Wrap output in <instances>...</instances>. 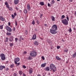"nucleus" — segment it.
I'll list each match as a JSON object with an SVG mask.
<instances>
[{
  "instance_id": "nucleus-64",
  "label": "nucleus",
  "mask_w": 76,
  "mask_h": 76,
  "mask_svg": "<svg viewBox=\"0 0 76 76\" xmlns=\"http://www.w3.org/2000/svg\"><path fill=\"white\" fill-rule=\"evenodd\" d=\"M66 63H68V62L67 61Z\"/></svg>"
},
{
  "instance_id": "nucleus-39",
  "label": "nucleus",
  "mask_w": 76,
  "mask_h": 76,
  "mask_svg": "<svg viewBox=\"0 0 76 76\" xmlns=\"http://www.w3.org/2000/svg\"><path fill=\"white\" fill-rule=\"evenodd\" d=\"M9 10H12V8L11 7H9Z\"/></svg>"
},
{
  "instance_id": "nucleus-27",
  "label": "nucleus",
  "mask_w": 76,
  "mask_h": 76,
  "mask_svg": "<svg viewBox=\"0 0 76 76\" xmlns=\"http://www.w3.org/2000/svg\"><path fill=\"white\" fill-rule=\"evenodd\" d=\"M15 64H16V66H19V65H20V63H17V62H15Z\"/></svg>"
},
{
  "instance_id": "nucleus-20",
  "label": "nucleus",
  "mask_w": 76,
  "mask_h": 76,
  "mask_svg": "<svg viewBox=\"0 0 76 76\" xmlns=\"http://www.w3.org/2000/svg\"><path fill=\"white\" fill-rule=\"evenodd\" d=\"M28 60H32V56H29L28 58Z\"/></svg>"
},
{
  "instance_id": "nucleus-26",
  "label": "nucleus",
  "mask_w": 76,
  "mask_h": 76,
  "mask_svg": "<svg viewBox=\"0 0 76 76\" xmlns=\"http://www.w3.org/2000/svg\"><path fill=\"white\" fill-rule=\"evenodd\" d=\"M22 40H23V38H22V36H20L19 39V41H21V40H22Z\"/></svg>"
},
{
  "instance_id": "nucleus-8",
  "label": "nucleus",
  "mask_w": 76,
  "mask_h": 76,
  "mask_svg": "<svg viewBox=\"0 0 76 76\" xmlns=\"http://www.w3.org/2000/svg\"><path fill=\"white\" fill-rule=\"evenodd\" d=\"M13 41V36H11L9 39V41L10 42H12Z\"/></svg>"
},
{
  "instance_id": "nucleus-38",
  "label": "nucleus",
  "mask_w": 76,
  "mask_h": 76,
  "mask_svg": "<svg viewBox=\"0 0 76 76\" xmlns=\"http://www.w3.org/2000/svg\"><path fill=\"white\" fill-rule=\"evenodd\" d=\"M36 23H38V24H39V22L38 20H37L36 21Z\"/></svg>"
},
{
  "instance_id": "nucleus-55",
  "label": "nucleus",
  "mask_w": 76,
  "mask_h": 76,
  "mask_svg": "<svg viewBox=\"0 0 76 76\" xmlns=\"http://www.w3.org/2000/svg\"><path fill=\"white\" fill-rule=\"evenodd\" d=\"M8 25L9 26H10V22L8 23Z\"/></svg>"
},
{
  "instance_id": "nucleus-60",
  "label": "nucleus",
  "mask_w": 76,
  "mask_h": 76,
  "mask_svg": "<svg viewBox=\"0 0 76 76\" xmlns=\"http://www.w3.org/2000/svg\"><path fill=\"white\" fill-rule=\"evenodd\" d=\"M69 1L71 2H72V1H73L72 0H69Z\"/></svg>"
},
{
  "instance_id": "nucleus-51",
  "label": "nucleus",
  "mask_w": 76,
  "mask_h": 76,
  "mask_svg": "<svg viewBox=\"0 0 76 76\" xmlns=\"http://www.w3.org/2000/svg\"><path fill=\"white\" fill-rule=\"evenodd\" d=\"M6 7H7V8H9V4L7 5Z\"/></svg>"
},
{
  "instance_id": "nucleus-45",
  "label": "nucleus",
  "mask_w": 76,
  "mask_h": 76,
  "mask_svg": "<svg viewBox=\"0 0 76 76\" xmlns=\"http://www.w3.org/2000/svg\"><path fill=\"white\" fill-rule=\"evenodd\" d=\"M6 70V71H8V70H9V69L8 68H7Z\"/></svg>"
},
{
  "instance_id": "nucleus-21",
  "label": "nucleus",
  "mask_w": 76,
  "mask_h": 76,
  "mask_svg": "<svg viewBox=\"0 0 76 76\" xmlns=\"http://www.w3.org/2000/svg\"><path fill=\"white\" fill-rule=\"evenodd\" d=\"M72 56L74 58H75V57H76V52L72 55Z\"/></svg>"
},
{
  "instance_id": "nucleus-29",
  "label": "nucleus",
  "mask_w": 76,
  "mask_h": 76,
  "mask_svg": "<svg viewBox=\"0 0 76 76\" xmlns=\"http://www.w3.org/2000/svg\"><path fill=\"white\" fill-rule=\"evenodd\" d=\"M65 18V16L64 15H62L61 18V19H63Z\"/></svg>"
},
{
  "instance_id": "nucleus-52",
  "label": "nucleus",
  "mask_w": 76,
  "mask_h": 76,
  "mask_svg": "<svg viewBox=\"0 0 76 76\" xmlns=\"http://www.w3.org/2000/svg\"><path fill=\"white\" fill-rule=\"evenodd\" d=\"M15 27H13V31H15Z\"/></svg>"
},
{
  "instance_id": "nucleus-42",
  "label": "nucleus",
  "mask_w": 76,
  "mask_h": 76,
  "mask_svg": "<svg viewBox=\"0 0 76 76\" xmlns=\"http://www.w3.org/2000/svg\"><path fill=\"white\" fill-rule=\"evenodd\" d=\"M22 67H23V68H24V69H26V66L25 65L23 66Z\"/></svg>"
},
{
  "instance_id": "nucleus-4",
  "label": "nucleus",
  "mask_w": 76,
  "mask_h": 76,
  "mask_svg": "<svg viewBox=\"0 0 76 76\" xmlns=\"http://www.w3.org/2000/svg\"><path fill=\"white\" fill-rule=\"evenodd\" d=\"M62 23L65 25H68V21L66 19H64L61 20Z\"/></svg>"
},
{
  "instance_id": "nucleus-33",
  "label": "nucleus",
  "mask_w": 76,
  "mask_h": 76,
  "mask_svg": "<svg viewBox=\"0 0 76 76\" xmlns=\"http://www.w3.org/2000/svg\"><path fill=\"white\" fill-rule=\"evenodd\" d=\"M6 40L5 41V42H8V38L6 37Z\"/></svg>"
},
{
  "instance_id": "nucleus-54",
  "label": "nucleus",
  "mask_w": 76,
  "mask_h": 76,
  "mask_svg": "<svg viewBox=\"0 0 76 76\" xmlns=\"http://www.w3.org/2000/svg\"><path fill=\"white\" fill-rule=\"evenodd\" d=\"M23 53V54H26L27 53V52H26V51H25Z\"/></svg>"
},
{
  "instance_id": "nucleus-2",
  "label": "nucleus",
  "mask_w": 76,
  "mask_h": 76,
  "mask_svg": "<svg viewBox=\"0 0 76 76\" xmlns=\"http://www.w3.org/2000/svg\"><path fill=\"white\" fill-rule=\"evenodd\" d=\"M50 70L52 71H53V72H55L57 71L56 69L57 68L56 67H55V65L53 64H51L50 66Z\"/></svg>"
},
{
  "instance_id": "nucleus-12",
  "label": "nucleus",
  "mask_w": 76,
  "mask_h": 76,
  "mask_svg": "<svg viewBox=\"0 0 76 76\" xmlns=\"http://www.w3.org/2000/svg\"><path fill=\"white\" fill-rule=\"evenodd\" d=\"M27 9L29 11L30 10H31V6H30V5L29 4H28L27 5Z\"/></svg>"
},
{
  "instance_id": "nucleus-40",
  "label": "nucleus",
  "mask_w": 76,
  "mask_h": 76,
  "mask_svg": "<svg viewBox=\"0 0 76 76\" xmlns=\"http://www.w3.org/2000/svg\"><path fill=\"white\" fill-rule=\"evenodd\" d=\"M68 31L69 32H72V29H71V28H69V30Z\"/></svg>"
},
{
  "instance_id": "nucleus-18",
  "label": "nucleus",
  "mask_w": 76,
  "mask_h": 76,
  "mask_svg": "<svg viewBox=\"0 0 76 76\" xmlns=\"http://www.w3.org/2000/svg\"><path fill=\"white\" fill-rule=\"evenodd\" d=\"M56 58L57 60H61V58L58 56H56Z\"/></svg>"
},
{
  "instance_id": "nucleus-9",
  "label": "nucleus",
  "mask_w": 76,
  "mask_h": 76,
  "mask_svg": "<svg viewBox=\"0 0 76 76\" xmlns=\"http://www.w3.org/2000/svg\"><path fill=\"white\" fill-rule=\"evenodd\" d=\"M6 67L4 66L1 65L0 66V70H2L3 69H5Z\"/></svg>"
},
{
  "instance_id": "nucleus-50",
  "label": "nucleus",
  "mask_w": 76,
  "mask_h": 76,
  "mask_svg": "<svg viewBox=\"0 0 76 76\" xmlns=\"http://www.w3.org/2000/svg\"><path fill=\"white\" fill-rule=\"evenodd\" d=\"M5 5H7L8 4L7 3V2H5Z\"/></svg>"
},
{
  "instance_id": "nucleus-25",
  "label": "nucleus",
  "mask_w": 76,
  "mask_h": 76,
  "mask_svg": "<svg viewBox=\"0 0 76 76\" xmlns=\"http://www.w3.org/2000/svg\"><path fill=\"white\" fill-rule=\"evenodd\" d=\"M23 73V72H22V71H19V74L20 75V76H21V75H22Z\"/></svg>"
},
{
  "instance_id": "nucleus-44",
  "label": "nucleus",
  "mask_w": 76,
  "mask_h": 76,
  "mask_svg": "<svg viewBox=\"0 0 76 76\" xmlns=\"http://www.w3.org/2000/svg\"><path fill=\"white\" fill-rule=\"evenodd\" d=\"M42 58L43 60H44L45 59L44 57L43 56H42Z\"/></svg>"
},
{
  "instance_id": "nucleus-57",
  "label": "nucleus",
  "mask_w": 76,
  "mask_h": 76,
  "mask_svg": "<svg viewBox=\"0 0 76 76\" xmlns=\"http://www.w3.org/2000/svg\"><path fill=\"white\" fill-rule=\"evenodd\" d=\"M44 25L45 26H47V24H45Z\"/></svg>"
},
{
  "instance_id": "nucleus-19",
  "label": "nucleus",
  "mask_w": 76,
  "mask_h": 76,
  "mask_svg": "<svg viewBox=\"0 0 76 76\" xmlns=\"http://www.w3.org/2000/svg\"><path fill=\"white\" fill-rule=\"evenodd\" d=\"M51 19L53 21H55V18H54L53 16H51Z\"/></svg>"
},
{
  "instance_id": "nucleus-47",
  "label": "nucleus",
  "mask_w": 76,
  "mask_h": 76,
  "mask_svg": "<svg viewBox=\"0 0 76 76\" xmlns=\"http://www.w3.org/2000/svg\"><path fill=\"white\" fill-rule=\"evenodd\" d=\"M15 9L17 11H18V10H19V9H18V8L16 7H15Z\"/></svg>"
},
{
  "instance_id": "nucleus-30",
  "label": "nucleus",
  "mask_w": 76,
  "mask_h": 76,
  "mask_svg": "<svg viewBox=\"0 0 76 76\" xmlns=\"http://www.w3.org/2000/svg\"><path fill=\"white\" fill-rule=\"evenodd\" d=\"M24 12L25 14H26V13H27V10L24 9Z\"/></svg>"
},
{
  "instance_id": "nucleus-56",
  "label": "nucleus",
  "mask_w": 76,
  "mask_h": 76,
  "mask_svg": "<svg viewBox=\"0 0 76 76\" xmlns=\"http://www.w3.org/2000/svg\"><path fill=\"white\" fill-rule=\"evenodd\" d=\"M15 25H16V26H17V22L16 21H15Z\"/></svg>"
},
{
  "instance_id": "nucleus-53",
  "label": "nucleus",
  "mask_w": 76,
  "mask_h": 76,
  "mask_svg": "<svg viewBox=\"0 0 76 76\" xmlns=\"http://www.w3.org/2000/svg\"><path fill=\"white\" fill-rule=\"evenodd\" d=\"M14 15L15 16H16V12H15L14 13Z\"/></svg>"
},
{
  "instance_id": "nucleus-43",
  "label": "nucleus",
  "mask_w": 76,
  "mask_h": 76,
  "mask_svg": "<svg viewBox=\"0 0 76 76\" xmlns=\"http://www.w3.org/2000/svg\"><path fill=\"white\" fill-rule=\"evenodd\" d=\"M48 7H51V5L49 3L48 4Z\"/></svg>"
},
{
  "instance_id": "nucleus-23",
  "label": "nucleus",
  "mask_w": 76,
  "mask_h": 76,
  "mask_svg": "<svg viewBox=\"0 0 76 76\" xmlns=\"http://www.w3.org/2000/svg\"><path fill=\"white\" fill-rule=\"evenodd\" d=\"M6 35H7L8 36H10V35H11V33L7 32L6 33Z\"/></svg>"
},
{
  "instance_id": "nucleus-62",
  "label": "nucleus",
  "mask_w": 76,
  "mask_h": 76,
  "mask_svg": "<svg viewBox=\"0 0 76 76\" xmlns=\"http://www.w3.org/2000/svg\"><path fill=\"white\" fill-rule=\"evenodd\" d=\"M19 11H20V12H22V10H19Z\"/></svg>"
},
{
  "instance_id": "nucleus-49",
  "label": "nucleus",
  "mask_w": 76,
  "mask_h": 76,
  "mask_svg": "<svg viewBox=\"0 0 76 76\" xmlns=\"http://www.w3.org/2000/svg\"><path fill=\"white\" fill-rule=\"evenodd\" d=\"M42 15H43L42 14H40V18H41V17H42Z\"/></svg>"
},
{
  "instance_id": "nucleus-36",
  "label": "nucleus",
  "mask_w": 76,
  "mask_h": 76,
  "mask_svg": "<svg viewBox=\"0 0 76 76\" xmlns=\"http://www.w3.org/2000/svg\"><path fill=\"white\" fill-rule=\"evenodd\" d=\"M18 75V74L17 73H14V76H17Z\"/></svg>"
},
{
  "instance_id": "nucleus-7",
  "label": "nucleus",
  "mask_w": 76,
  "mask_h": 76,
  "mask_svg": "<svg viewBox=\"0 0 76 76\" xmlns=\"http://www.w3.org/2000/svg\"><path fill=\"white\" fill-rule=\"evenodd\" d=\"M20 60V58L18 57H17L15 59L14 62L15 63H17V62H19Z\"/></svg>"
},
{
  "instance_id": "nucleus-17",
  "label": "nucleus",
  "mask_w": 76,
  "mask_h": 76,
  "mask_svg": "<svg viewBox=\"0 0 76 76\" xmlns=\"http://www.w3.org/2000/svg\"><path fill=\"white\" fill-rule=\"evenodd\" d=\"M0 19L2 21H4V18L2 16L0 17Z\"/></svg>"
},
{
  "instance_id": "nucleus-22",
  "label": "nucleus",
  "mask_w": 76,
  "mask_h": 76,
  "mask_svg": "<svg viewBox=\"0 0 76 76\" xmlns=\"http://www.w3.org/2000/svg\"><path fill=\"white\" fill-rule=\"evenodd\" d=\"M40 4L41 5V6H43V5H44V3L43 2H40Z\"/></svg>"
},
{
  "instance_id": "nucleus-35",
  "label": "nucleus",
  "mask_w": 76,
  "mask_h": 76,
  "mask_svg": "<svg viewBox=\"0 0 76 76\" xmlns=\"http://www.w3.org/2000/svg\"><path fill=\"white\" fill-rule=\"evenodd\" d=\"M12 17V19H14V18H15V17L14 15H13V14H12L11 15ZM15 16V17H14Z\"/></svg>"
},
{
  "instance_id": "nucleus-28",
  "label": "nucleus",
  "mask_w": 76,
  "mask_h": 76,
  "mask_svg": "<svg viewBox=\"0 0 76 76\" xmlns=\"http://www.w3.org/2000/svg\"><path fill=\"white\" fill-rule=\"evenodd\" d=\"M14 67V64H11V65L10 66V67L11 68H13Z\"/></svg>"
},
{
  "instance_id": "nucleus-1",
  "label": "nucleus",
  "mask_w": 76,
  "mask_h": 76,
  "mask_svg": "<svg viewBox=\"0 0 76 76\" xmlns=\"http://www.w3.org/2000/svg\"><path fill=\"white\" fill-rule=\"evenodd\" d=\"M57 29V26L56 25H54L52 27V29H50V32L54 35L57 33V31H56Z\"/></svg>"
},
{
  "instance_id": "nucleus-10",
  "label": "nucleus",
  "mask_w": 76,
  "mask_h": 76,
  "mask_svg": "<svg viewBox=\"0 0 76 76\" xmlns=\"http://www.w3.org/2000/svg\"><path fill=\"white\" fill-rule=\"evenodd\" d=\"M37 38V35L36 34H34L33 35L32 39H36Z\"/></svg>"
},
{
  "instance_id": "nucleus-31",
  "label": "nucleus",
  "mask_w": 76,
  "mask_h": 76,
  "mask_svg": "<svg viewBox=\"0 0 76 76\" xmlns=\"http://www.w3.org/2000/svg\"><path fill=\"white\" fill-rule=\"evenodd\" d=\"M10 47H12V46H13V43H10Z\"/></svg>"
},
{
  "instance_id": "nucleus-48",
  "label": "nucleus",
  "mask_w": 76,
  "mask_h": 76,
  "mask_svg": "<svg viewBox=\"0 0 76 76\" xmlns=\"http://www.w3.org/2000/svg\"><path fill=\"white\" fill-rule=\"evenodd\" d=\"M52 4H54V1L52 0Z\"/></svg>"
},
{
  "instance_id": "nucleus-24",
  "label": "nucleus",
  "mask_w": 76,
  "mask_h": 76,
  "mask_svg": "<svg viewBox=\"0 0 76 76\" xmlns=\"http://www.w3.org/2000/svg\"><path fill=\"white\" fill-rule=\"evenodd\" d=\"M3 28V25H2L0 26V29L1 30H2Z\"/></svg>"
},
{
  "instance_id": "nucleus-11",
  "label": "nucleus",
  "mask_w": 76,
  "mask_h": 76,
  "mask_svg": "<svg viewBox=\"0 0 76 76\" xmlns=\"http://www.w3.org/2000/svg\"><path fill=\"white\" fill-rule=\"evenodd\" d=\"M50 69V67L49 66L46 67L44 69L46 71H49Z\"/></svg>"
},
{
  "instance_id": "nucleus-34",
  "label": "nucleus",
  "mask_w": 76,
  "mask_h": 76,
  "mask_svg": "<svg viewBox=\"0 0 76 76\" xmlns=\"http://www.w3.org/2000/svg\"><path fill=\"white\" fill-rule=\"evenodd\" d=\"M25 34L26 35L28 34V31L26 30L25 31Z\"/></svg>"
},
{
  "instance_id": "nucleus-13",
  "label": "nucleus",
  "mask_w": 76,
  "mask_h": 76,
  "mask_svg": "<svg viewBox=\"0 0 76 76\" xmlns=\"http://www.w3.org/2000/svg\"><path fill=\"white\" fill-rule=\"evenodd\" d=\"M14 4L15 5L18 4V3H19V0H14Z\"/></svg>"
},
{
  "instance_id": "nucleus-32",
  "label": "nucleus",
  "mask_w": 76,
  "mask_h": 76,
  "mask_svg": "<svg viewBox=\"0 0 76 76\" xmlns=\"http://www.w3.org/2000/svg\"><path fill=\"white\" fill-rule=\"evenodd\" d=\"M33 25H35V21H34V20H33L32 21V22L31 23Z\"/></svg>"
},
{
  "instance_id": "nucleus-16",
  "label": "nucleus",
  "mask_w": 76,
  "mask_h": 76,
  "mask_svg": "<svg viewBox=\"0 0 76 76\" xmlns=\"http://www.w3.org/2000/svg\"><path fill=\"white\" fill-rule=\"evenodd\" d=\"M33 69L31 68L29 69V72L30 74H31L32 73Z\"/></svg>"
},
{
  "instance_id": "nucleus-14",
  "label": "nucleus",
  "mask_w": 76,
  "mask_h": 76,
  "mask_svg": "<svg viewBox=\"0 0 76 76\" xmlns=\"http://www.w3.org/2000/svg\"><path fill=\"white\" fill-rule=\"evenodd\" d=\"M34 44L35 45H38L39 44V43L37 41H35L34 42Z\"/></svg>"
},
{
  "instance_id": "nucleus-15",
  "label": "nucleus",
  "mask_w": 76,
  "mask_h": 76,
  "mask_svg": "<svg viewBox=\"0 0 76 76\" xmlns=\"http://www.w3.org/2000/svg\"><path fill=\"white\" fill-rule=\"evenodd\" d=\"M46 65V63H45L44 64H42L41 65V67L43 68V67H45Z\"/></svg>"
},
{
  "instance_id": "nucleus-61",
  "label": "nucleus",
  "mask_w": 76,
  "mask_h": 76,
  "mask_svg": "<svg viewBox=\"0 0 76 76\" xmlns=\"http://www.w3.org/2000/svg\"><path fill=\"white\" fill-rule=\"evenodd\" d=\"M74 30H76V28H73Z\"/></svg>"
},
{
  "instance_id": "nucleus-58",
  "label": "nucleus",
  "mask_w": 76,
  "mask_h": 76,
  "mask_svg": "<svg viewBox=\"0 0 76 76\" xmlns=\"http://www.w3.org/2000/svg\"><path fill=\"white\" fill-rule=\"evenodd\" d=\"M65 51H66V53H67V52H68V50H65Z\"/></svg>"
},
{
  "instance_id": "nucleus-3",
  "label": "nucleus",
  "mask_w": 76,
  "mask_h": 76,
  "mask_svg": "<svg viewBox=\"0 0 76 76\" xmlns=\"http://www.w3.org/2000/svg\"><path fill=\"white\" fill-rule=\"evenodd\" d=\"M37 55V53L34 50L31 51L30 53V55L33 57H35Z\"/></svg>"
},
{
  "instance_id": "nucleus-37",
  "label": "nucleus",
  "mask_w": 76,
  "mask_h": 76,
  "mask_svg": "<svg viewBox=\"0 0 76 76\" xmlns=\"http://www.w3.org/2000/svg\"><path fill=\"white\" fill-rule=\"evenodd\" d=\"M18 38H15V42H18Z\"/></svg>"
},
{
  "instance_id": "nucleus-6",
  "label": "nucleus",
  "mask_w": 76,
  "mask_h": 76,
  "mask_svg": "<svg viewBox=\"0 0 76 76\" xmlns=\"http://www.w3.org/2000/svg\"><path fill=\"white\" fill-rule=\"evenodd\" d=\"M5 29H6V30H7V31L10 32H11L12 31V28H11L10 27H9L8 26H6Z\"/></svg>"
},
{
  "instance_id": "nucleus-5",
  "label": "nucleus",
  "mask_w": 76,
  "mask_h": 76,
  "mask_svg": "<svg viewBox=\"0 0 76 76\" xmlns=\"http://www.w3.org/2000/svg\"><path fill=\"white\" fill-rule=\"evenodd\" d=\"M0 57H1V60H4L6 59V57H5V55L3 53H1L0 54Z\"/></svg>"
},
{
  "instance_id": "nucleus-41",
  "label": "nucleus",
  "mask_w": 76,
  "mask_h": 76,
  "mask_svg": "<svg viewBox=\"0 0 76 76\" xmlns=\"http://www.w3.org/2000/svg\"><path fill=\"white\" fill-rule=\"evenodd\" d=\"M66 19H67L68 21H69V17L67 15H66Z\"/></svg>"
},
{
  "instance_id": "nucleus-46",
  "label": "nucleus",
  "mask_w": 76,
  "mask_h": 76,
  "mask_svg": "<svg viewBox=\"0 0 76 76\" xmlns=\"http://www.w3.org/2000/svg\"><path fill=\"white\" fill-rule=\"evenodd\" d=\"M61 47L58 46L57 47V49H59Z\"/></svg>"
},
{
  "instance_id": "nucleus-59",
  "label": "nucleus",
  "mask_w": 76,
  "mask_h": 76,
  "mask_svg": "<svg viewBox=\"0 0 76 76\" xmlns=\"http://www.w3.org/2000/svg\"><path fill=\"white\" fill-rule=\"evenodd\" d=\"M23 76H26V75L24 73H23Z\"/></svg>"
},
{
  "instance_id": "nucleus-63",
  "label": "nucleus",
  "mask_w": 76,
  "mask_h": 76,
  "mask_svg": "<svg viewBox=\"0 0 76 76\" xmlns=\"http://www.w3.org/2000/svg\"><path fill=\"white\" fill-rule=\"evenodd\" d=\"M58 1H60V0H57Z\"/></svg>"
}]
</instances>
